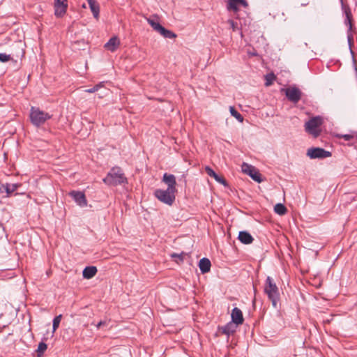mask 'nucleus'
I'll use <instances>...</instances> for the list:
<instances>
[{
	"instance_id": "obj_1",
	"label": "nucleus",
	"mask_w": 357,
	"mask_h": 357,
	"mask_svg": "<svg viewBox=\"0 0 357 357\" xmlns=\"http://www.w3.org/2000/svg\"><path fill=\"white\" fill-rule=\"evenodd\" d=\"M264 292L272 302L273 306L276 307L278 301L280 298V292L276 284L270 276H268L264 284Z\"/></svg>"
},
{
	"instance_id": "obj_2",
	"label": "nucleus",
	"mask_w": 357,
	"mask_h": 357,
	"mask_svg": "<svg viewBox=\"0 0 357 357\" xmlns=\"http://www.w3.org/2000/svg\"><path fill=\"white\" fill-rule=\"evenodd\" d=\"M103 182L109 185H117L126 182V178L119 167H113L103 178Z\"/></svg>"
},
{
	"instance_id": "obj_3",
	"label": "nucleus",
	"mask_w": 357,
	"mask_h": 357,
	"mask_svg": "<svg viewBox=\"0 0 357 357\" xmlns=\"http://www.w3.org/2000/svg\"><path fill=\"white\" fill-rule=\"evenodd\" d=\"M30 119L31 122L35 126H40L44 124L47 120L51 119L52 115L45 112L38 107H32L30 110Z\"/></svg>"
},
{
	"instance_id": "obj_4",
	"label": "nucleus",
	"mask_w": 357,
	"mask_h": 357,
	"mask_svg": "<svg viewBox=\"0 0 357 357\" xmlns=\"http://www.w3.org/2000/svg\"><path fill=\"white\" fill-rule=\"evenodd\" d=\"M322 123L323 119L321 117H314L305 123V131L314 137H317L321 133V126Z\"/></svg>"
},
{
	"instance_id": "obj_5",
	"label": "nucleus",
	"mask_w": 357,
	"mask_h": 357,
	"mask_svg": "<svg viewBox=\"0 0 357 357\" xmlns=\"http://www.w3.org/2000/svg\"><path fill=\"white\" fill-rule=\"evenodd\" d=\"M176 192L168 190L158 189L155 191V196L162 202L172 205L175 200Z\"/></svg>"
},
{
	"instance_id": "obj_6",
	"label": "nucleus",
	"mask_w": 357,
	"mask_h": 357,
	"mask_svg": "<svg viewBox=\"0 0 357 357\" xmlns=\"http://www.w3.org/2000/svg\"><path fill=\"white\" fill-rule=\"evenodd\" d=\"M148 23L151 26V27L157 32H158L163 37L167 38H175L176 35L172 31L166 29L160 23L152 18H146Z\"/></svg>"
},
{
	"instance_id": "obj_7",
	"label": "nucleus",
	"mask_w": 357,
	"mask_h": 357,
	"mask_svg": "<svg viewBox=\"0 0 357 357\" xmlns=\"http://www.w3.org/2000/svg\"><path fill=\"white\" fill-rule=\"evenodd\" d=\"M241 170L244 174L249 175L257 183H261L262 181L261 174L254 166L246 162H243L241 165Z\"/></svg>"
},
{
	"instance_id": "obj_8",
	"label": "nucleus",
	"mask_w": 357,
	"mask_h": 357,
	"mask_svg": "<svg viewBox=\"0 0 357 357\" xmlns=\"http://www.w3.org/2000/svg\"><path fill=\"white\" fill-rule=\"evenodd\" d=\"M68 0H54V15L56 17H63L67 11Z\"/></svg>"
},
{
	"instance_id": "obj_9",
	"label": "nucleus",
	"mask_w": 357,
	"mask_h": 357,
	"mask_svg": "<svg viewBox=\"0 0 357 357\" xmlns=\"http://www.w3.org/2000/svg\"><path fill=\"white\" fill-rule=\"evenodd\" d=\"M307 155L310 158H326L331 156V153L321 148L309 149Z\"/></svg>"
},
{
	"instance_id": "obj_10",
	"label": "nucleus",
	"mask_w": 357,
	"mask_h": 357,
	"mask_svg": "<svg viewBox=\"0 0 357 357\" xmlns=\"http://www.w3.org/2000/svg\"><path fill=\"white\" fill-rule=\"evenodd\" d=\"M285 94L290 101L298 102L301 98L302 92L296 87H289L286 89Z\"/></svg>"
},
{
	"instance_id": "obj_11",
	"label": "nucleus",
	"mask_w": 357,
	"mask_h": 357,
	"mask_svg": "<svg viewBox=\"0 0 357 357\" xmlns=\"http://www.w3.org/2000/svg\"><path fill=\"white\" fill-rule=\"evenodd\" d=\"M240 6L246 8L248 7V3L245 0H228L227 8L229 11L237 13L239 10Z\"/></svg>"
},
{
	"instance_id": "obj_12",
	"label": "nucleus",
	"mask_w": 357,
	"mask_h": 357,
	"mask_svg": "<svg viewBox=\"0 0 357 357\" xmlns=\"http://www.w3.org/2000/svg\"><path fill=\"white\" fill-rule=\"evenodd\" d=\"M70 195L73 197L76 203L81 207H84L87 205V201L85 195L83 192L72 191Z\"/></svg>"
},
{
	"instance_id": "obj_13",
	"label": "nucleus",
	"mask_w": 357,
	"mask_h": 357,
	"mask_svg": "<svg viewBox=\"0 0 357 357\" xmlns=\"http://www.w3.org/2000/svg\"><path fill=\"white\" fill-rule=\"evenodd\" d=\"M162 180L167 185L168 190L176 192V178L174 175L165 174L163 176Z\"/></svg>"
},
{
	"instance_id": "obj_14",
	"label": "nucleus",
	"mask_w": 357,
	"mask_h": 357,
	"mask_svg": "<svg viewBox=\"0 0 357 357\" xmlns=\"http://www.w3.org/2000/svg\"><path fill=\"white\" fill-rule=\"evenodd\" d=\"M231 317V321L237 325L242 324L244 321L243 312L238 307H234L232 310Z\"/></svg>"
},
{
	"instance_id": "obj_15",
	"label": "nucleus",
	"mask_w": 357,
	"mask_h": 357,
	"mask_svg": "<svg viewBox=\"0 0 357 357\" xmlns=\"http://www.w3.org/2000/svg\"><path fill=\"white\" fill-rule=\"evenodd\" d=\"M205 171L209 176L213 177L217 182H218L225 186L227 185V181L224 178V177L222 176L218 175L211 167H206Z\"/></svg>"
},
{
	"instance_id": "obj_16",
	"label": "nucleus",
	"mask_w": 357,
	"mask_h": 357,
	"mask_svg": "<svg viewBox=\"0 0 357 357\" xmlns=\"http://www.w3.org/2000/svg\"><path fill=\"white\" fill-rule=\"evenodd\" d=\"M120 45V40L116 36L111 38L105 45V49L110 52H114Z\"/></svg>"
},
{
	"instance_id": "obj_17",
	"label": "nucleus",
	"mask_w": 357,
	"mask_h": 357,
	"mask_svg": "<svg viewBox=\"0 0 357 357\" xmlns=\"http://www.w3.org/2000/svg\"><path fill=\"white\" fill-rule=\"evenodd\" d=\"M238 240L243 244H250L254 238L248 231H242L238 234Z\"/></svg>"
},
{
	"instance_id": "obj_18",
	"label": "nucleus",
	"mask_w": 357,
	"mask_h": 357,
	"mask_svg": "<svg viewBox=\"0 0 357 357\" xmlns=\"http://www.w3.org/2000/svg\"><path fill=\"white\" fill-rule=\"evenodd\" d=\"M211 264L208 259L202 258L199 262V267L202 273H206L211 270Z\"/></svg>"
},
{
	"instance_id": "obj_19",
	"label": "nucleus",
	"mask_w": 357,
	"mask_h": 357,
	"mask_svg": "<svg viewBox=\"0 0 357 357\" xmlns=\"http://www.w3.org/2000/svg\"><path fill=\"white\" fill-rule=\"evenodd\" d=\"M87 1L93 17L96 19H98L100 12L98 3L96 0H87Z\"/></svg>"
},
{
	"instance_id": "obj_20",
	"label": "nucleus",
	"mask_w": 357,
	"mask_h": 357,
	"mask_svg": "<svg viewBox=\"0 0 357 357\" xmlns=\"http://www.w3.org/2000/svg\"><path fill=\"white\" fill-rule=\"evenodd\" d=\"M97 273V268L96 266H87L86 267L82 273L83 277L86 279H91Z\"/></svg>"
},
{
	"instance_id": "obj_21",
	"label": "nucleus",
	"mask_w": 357,
	"mask_h": 357,
	"mask_svg": "<svg viewBox=\"0 0 357 357\" xmlns=\"http://www.w3.org/2000/svg\"><path fill=\"white\" fill-rule=\"evenodd\" d=\"M344 13L347 17V20L345 21V24L349 26V29L351 30L352 29V14L351 9L348 6H345L344 8Z\"/></svg>"
},
{
	"instance_id": "obj_22",
	"label": "nucleus",
	"mask_w": 357,
	"mask_h": 357,
	"mask_svg": "<svg viewBox=\"0 0 357 357\" xmlns=\"http://www.w3.org/2000/svg\"><path fill=\"white\" fill-rule=\"evenodd\" d=\"M237 326V324H234L231 321V322L229 323L224 327L222 333L225 335H231L235 332Z\"/></svg>"
},
{
	"instance_id": "obj_23",
	"label": "nucleus",
	"mask_w": 357,
	"mask_h": 357,
	"mask_svg": "<svg viewBox=\"0 0 357 357\" xmlns=\"http://www.w3.org/2000/svg\"><path fill=\"white\" fill-rule=\"evenodd\" d=\"M21 185L18 183H6L3 185L8 195L15 192Z\"/></svg>"
},
{
	"instance_id": "obj_24",
	"label": "nucleus",
	"mask_w": 357,
	"mask_h": 357,
	"mask_svg": "<svg viewBox=\"0 0 357 357\" xmlns=\"http://www.w3.org/2000/svg\"><path fill=\"white\" fill-rule=\"evenodd\" d=\"M274 211L280 215H284V214L287 213V209L284 204H277L274 206Z\"/></svg>"
},
{
	"instance_id": "obj_25",
	"label": "nucleus",
	"mask_w": 357,
	"mask_h": 357,
	"mask_svg": "<svg viewBox=\"0 0 357 357\" xmlns=\"http://www.w3.org/2000/svg\"><path fill=\"white\" fill-rule=\"evenodd\" d=\"M229 112L231 116L236 118L239 122L243 121V117L242 115L238 112L233 106L229 107Z\"/></svg>"
},
{
	"instance_id": "obj_26",
	"label": "nucleus",
	"mask_w": 357,
	"mask_h": 357,
	"mask_svg": "<svg viewBox=\"0 0 357 357\" xmlns=\"http://www.w3.org/2000/svg\"><path fill=\"white\" fill-rule=\"evenodd\" d=\"M47 348V346L45 342H41L40 343H39L38 349L36 350L37 356L42 357L44 352L46 351Z\"/></svg>"
},
{
	"instance_id": "obj_27",
	"label": "nucleus",
	"mask_w": 357,
	"mask_h": 357,
	"mask_svg": "<svg viewBox=\"0 0 357 357\" xmlns=\"http://www.w3.org/2000/svg\"><path fill=\"white\" fill-rule=\"evenodd\" d=\"M275 78H276V77L273 73H270V74L266 75L265 77V79H266L265 85L266 86H271L273 84V81L275 79Z\"/></svg>"
},
{
	"instance_id": "obj_28",
	"label": "nucleus",
	"mask_w": 357,
	"mask_h": 357,
	"mask_svg": "<svg viewBox=\"0 0 357 357\" xmlns=\"http://www.w3.org/2000/svg\"><path fill=\"white\" fill-rule=\"evenodd\" d=\"M185 255V252H181V254L172 253L171 254V257L174 259H176L175 261L176 263H179V261H183L184 256Z\"/></svg>"
},
{
	"instance_id": "obj_29",
	"label": "nucleus",
	"mask_w": 357,
	"mask_h": 357,
	"mask_svg": "<svg viewBox=\"0 0 357 357\" xmlns=\"http://www.w3.org/2000/svg\"><path fill=\"white\" fill-rule=\"evenodd\" d=\"M61 314L56 316L53 320V333L55 332L56 329L59 327L61 320Z\"/></svg>"
},
{
	"instance_id": "obj_30",
	"label": "nucleus",
	"mask_w": 357,
	"mask_h": 357,
	"mask_svg": "<svg viewBox=\"0 0 357 357\" xmlns=\"http://www.w3.org/2000/svg\"><path fill=\"white\" fill-rule=\"evenodd\" d=\"M12 58L10 54L6 53H0V61L2 63L8 62L11 60Z\"/></svg>"
},
{
	"instance_id": "obj_31",
	"label": "nucleus",
	"mask_w": 357,
	"mask_h": 357,
	"mask_svg": "<svg viewBox=\"0 0 357 357\" xmlns=\"http://www.w3.org/2000/svg\"><path fill=\"white\" fill-rule=\"evenodd\" d=\"M337 137L342 138L346 141H349V140L354 139V135H347H347H338Z\"/></svg>"
},
{
	"instance_id": "obj_32",
	"label": "nucleus",
	"mask_w": 357,
	"mask_h": 357,
	"mask_svg": "<svg viewBox=\"0 0 357 357\" xmlns=\"http://www.w3.org/2000/svg\"><path fill=\"white\" fill-rule=\"evenodd\" d=\"M228 24L230 25L231 28L233 29V31H235L237 28V24L234 22L232 20H229L227 21Z\"/></svg>"
},
{
	"instance_id": "obj_33",
	"label": "nucleus",
	"mask_w": 357,
	"mask_h": 357,
	"mask_svg": "<svg viewBox=\"0 0 357 357\" xmlns=\"http://www.w3.org/2000/svg\"><path fill=\"white\" fill-rule=\"evenodd\" d=\"M100 87V85L98 84L89 89L86 90V91L88 93H94V92L97 91Z\"/></svg>"
},
{
	"instance_id": "obj_34",
	"label": "nucleus",
	"mask_w": 357,
	"mask_h": 357,
	"mask_svg": "<svg viewBox=\"0 0 357 357\" xmlns=\"http://www.w3.org/2000/svg\"><path fill=\"white\" fill-rule=\"evenodd\" d=\"M106 324V322L105 321H100L98 324H97V327L98 328H100L101 326H105Z\"/></svg>"
},
{
	"instance_id": "obj_35",
	"label": "nucleus",
	"mask_w": 357,
	"mask_h": 357,
	"mask_svg": "<svg viewBox=\"0 0 357 357\" xmlns=\"http://www.w3.org/2000/svg\"><path fill=\"white\" fill-rule=\"evenodd\" d=\"M82 7H83V8H86V5H85V4H83V5H82Z\"/></svg>"
}]
</instances>
